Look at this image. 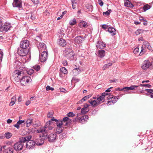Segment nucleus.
<instances>
[{"instance_id":"obj_29","label":"nucleus","mask_w":153,"mask_h":153,"mask_svg":"<svg viewBox=\"0 0 153 153\" xmlns=\"http://www.w3.org/2000/svg\"><path fill=\"white\" fill-rule=\"evenodd\" d=\"M44 140L41 139H38L36 140L35 143V145H41L44 143Z\"/></svg>"},{"instance_id":"obj_37","label":"nucleus","mask_w":153,"mask_h":153,"mask_svg":"<svg viewBox=\"0 0 153 153\" xmlns=\"http://www.w3.org/2000/svg\"><path fill=\"white\" fill-rule=\"evenodd\" d=\"M112 65V63H109L105 64L103 67L102 68L103 70H105L108 68L109 66H111Z\"/></svg>"},{"instance_id":"obj_59","label":"nucleus","mask_w":153,"mask_h":153,"mask_svg":"<svg viewBox=\"0 0 153 153\" xmlns=\"http://www.w3.org/2000/svg\"><path fill=\"white\" fill-rule=\"evenodd\" d=\"M71 2L73 4H77V0H71Z\"/></svg>"},{"instance_id":"obj_10","label":"nucleus","mask_w":153,"mask_h":153,"mask_svg":"<svg viewBox=\"0 0 153 153\" xmlns=\"http://www.w3.org/2000/svg\"><path fill=\"white\" fill-rule=\"evenodd\" d=\"M109 94H108L104 92L102 93L101 95L100 96L97 98V100L99 104H100L102 102H103L104 101V98L105 96Z\"/></svg>"},{"instance_id":"obj_30","label":"nucleus","mask_w":153,"mask_h":153,"mask_svg":"<svg viewBox=\"0 0 153 153\" xmlns=\"http://www.w3.org/2000/svg\"><path fill=\"white\" fill-rule=\"evenodd\" d=\"M16 99V98L15 96H14L12 98V100L9 104L10 106H12L15 103Z\"/></svg>"},{"instance_id":"obj_6","label":"nucleus","mask_w":153,"mask_h":153,"mask_svg":"<svg viewBox=\"0 0 153 153\" xmlns=\"http://www.w3.org/2000/svg\"><path fill=\"white\" fill-rule=\"evenodd\" d=\"M48 57V51H43L42 53L39 56V61L41 62H45L47 59Z\"/></svg>"},{"instance_id":"obj_51","label":"nucleus","mask_w":153,"mask_h":153,"mask_svg":"<svg viewBox=\"0 0 153 153\" xmlns=\"http://www.w3.org/2000/svg\"><path fill=\"white\" fill-rule=\"evenodd\" d=\"M139 48L137 47L134 49L133 52L134 53L136 54V53H137L139 52Z\"/></svg>"},{"instance_id":"obj_1","label":"nucleus","mask_w":153,"mask_h":153,"mask_svg":"<svg viewBox=\"0 0 153 153\" xmlns=\"http://www.w3.org/2000/svg\"><path fill=\"white\" fill-rule=\"evenodd\" d=\"M36 132L38 133H42L40 135V137L42 139H48L50 142H55L57 139V135L55 133H51L49 135H48L47 131L45 128H40L37 130Z\"/></svg>"},{"instance_id":"obj_18","label":"nucleus","mask_w":153,"mask_h":153,"mask_svg":"<svg viewBox=\"0 0 153 153\" xmlns=\"http://www.w3.org/2000/svg\"><path fill=\"white\" fill-rule=\"evenodd\" d=\"M39 51L42 52L43 51H47L46 49V46L43 43H40L39 44Z\"/></svg>"},{"instance_id":"obj_46","label":"nucleus","mask_w":153,"mask_h":153,"mask_svg":"<svg viewBox=\"0 0 153 153\" xmlns=\"http://www.w3.org/2000/svg\"><path fill=\"white\" fill-rule=\"evenodd\" d=\"M33 67V68L37 71H39L40 69V67L39 65H35Z\"/></svg>"},{"instance_id":"obj_61","label":"nucleus","mask_w":153,"mask_h":153,"mask_svg":"<svg viewBox=\"0 0 153 153\" xmlns=\"http://www.w3.org/2000/svg\"><path fill=\"white\" fill-rule=\"evenodd\" d=\"M60 91H61V92H65L66 91V90L65 89H64L63 88H60Z\"/></svg>"},{"instance_id":"obj_58","label":"nucleus","mask_w":153,"mask_h":153,"mask_svg":"<svg viewBox=\"0 0 153 153\" xmlns=\"http://www.w3.org/2000/svg\"><path fill=\"white\" fill-rule=\"evenodd\" d=\"M35 4H37L39 3V0H31Z\"/></svg>"},{"instance_id":"obj_57","label":"nucleus","mask_w":153,"mask_h":153,"mask_svg":"<svg viewBox=\"0 0 153 153\" xmlns=\"http://www.w3.org/2000/svg\"><path fill=\"white\" fill-rule=\"evenodd\" d=\"M98 1L100 6H102L103 5V2L101 0H98Z\"/></svg>"},{"instance_id":"obj_60","label":"nucleus","mask_w":153,"mask_h":153,"mask_svg":"<svg viewBox=\"0 0 153 153\" xmlns=\"http://www.w3.org/2000/svg\"><path fill=\"white\" fill-rule=\"evenodd\" d=\"M13 126L17 128L18 129H19L20 127L19 124H18L17 122V123L16 124L14 125Z\"/></svg>"},{"instance_id":"obj_53","label":"nucleus","mask_w":153,"mask_h":153,"mask_svg":"<svg viewBox=\"0 0 153 153\" xmlns=\"http://www.w3.org/2000/svg\"><path fill=\"white\" fill-rule=\"evenodd\" d=\"M53 113L52 112H49L47 114V117H48L50 118L52 117V116H53Z\"/></svg>"},{"instance_id":"obj_49","label":"nucleus","mask_w":153,"mask_h":153,"mask_svg":"<svg viewBox=\"0 0 153 153\" xmlns=\"http://www.w3.org/2000/svg\"><path fill=\"white\" fill-rule=\"evenodd\" d=\"M91 95H88L82 98L84 100V101H85L86 100H87L89 98H90L91 97Z\"/></svg>"},{"instance_id":"obj_47","label":"nucleus","mask_w":153,"mask_h":153,"mask_svg":"<svg viewBox=\"0 0 153 153\" xmlns=\"http://www.w3.org/2000/svg\"><path fill=\"white\" fill-rule=\"evenodd\" d=\"M67 116L68 117H73L75 116V114L72 112H70L67 114Z\"/></svg>"},{"instance_id":"obj_9","label":"nucleus","mask_w":153,"mask_h":153,"mask_svg":"<svg viewBox=\"0 0 153 153\" xmlns=\"http://www.w3.org/2000/svg\"><path fill=\"white\" fill-rule=\"evenodd\" d=\"M30 140L27 141V142L26 144V148L29 149H33L35 145V142L33 140Z\"/></svg>"},{"instance_id":"obj_52","label":"nucleus","mask_w":153,"mask_h":153,"mask_svg":"<svg viewBox=\"0 0 153 153\" xmlns=\"http://www.w3.org/2000/svg\"><path fill=\"white\" fill-rule=\"evenodd\" d=\"M79 79L75 77H73L72 79V81L73 82H78L79 81Z\"/></svg>"},{"instance_id":"obj_56","label":"nucleus","mask_w":153,"mask_h":153,"mask_svg":"<svg viewBox=\"0 0 153 153\" xmlns=\"http://www.w3.org/2000/svg\"><path fill=\"white\" fill-rule=\"evenodd\" d=\"M145 91L148 93H150L151 94L152 93L153 89H146Z\"/></svg>"},{"instance_id":"obj_3","label":"nucleus","mask_w":153,"mask_h":153,"mask_svg":"<svg viewBox=\"0 0 153 153\" xmlns=\"http://www.w3.org/2000/svg\"><path fill=\"white\" fill-rule=\"evenodd\" d=\"M52 121H55L56 124L57 126V129H56L57 132H58L59 134L61 133L63 129V127H62V125L63 124L62 121V120H58L56 119H55L53 117L51 119Z\"/></svg>"},{"instance_id":"obj_40","label":"nucleus","mask_w":153,"mask_h":153,"mask_svg":"<svg viewBox=\"0 0 153 153\" xmlns=\"http://www.w3.org/2000/svg\"><path fill=\"white\" fill-rule=\"evenodd\" d=\"M61 71L64 74L67 73V71L65 67H62L60 69Z\"/></svg>"},{"instance_id":"obj_55","label":"nucleus","mask_w":153,"mask_h":153,"mask_svg":"<svg viewBox=\"0 0 153 153\" xmlns=\"http://www.w3.org/2000/svg\"><path fill=\"white\" fill-rule=\"evenodd\" d=\"M62 63L64 66H66L68 65L67 62L66 60H64L62 62Z\"/></svg>"},{"instance_id":"obj_31","label":"nucleus","mask_w":153,"mask_h":153,"mask_svg":"<svg viewBox=\"0 0 153 153\" xmlns=\"http://www.w3.org/2000/svg\"><path fill=\"white\" fill-rule=\"evenodd\" d=\"M70 120L69 118L67 117H65L63 118V119L62 121V123H65V126H67L68 125V121L69 120Z\"/></svg>"},{"instance_id":"obj_25","label":"nucleus","mask_w":153,"mask_h":153,"mask_svg":"<svg viewBox=\"0 0 153 153\" xmlns=\"http://www.w3.org/2000/svg\"><path fill=\"white\" fill-rule=\"evenodd\" d=\"M105 52L104 50H100L98 51V56L100 58H102L105 56Z\"/></svg>"},{"instance_id":"obj_63","label":"nucleus","mask_w":153,"mask_h":153,"mask_svg":"<svg viewBox=\"0 0 153 153\" xmlns=\"http://www.w3.org/2000/svg\"><path fill=\"white\" fill-rule=\"evenodd\" d=\"M144 87H147L148 88L152 87V86L150 85L149 84H144Z\"/></svg>"},{"instance_id":"obj_27","label":"nucleus","mask_w":153,"mask_h":153,"mask_svg":"<svg viewBox=\"0 0 153 153\" xmlns=\"http://www.w3.org/2000/svg\"><path fill=\"white\" fill-rule=\"evenodd\" d=\"M73 72L74 75L76 76L81 72V70L79 68H75L73 70Z\"/></svg>"},{"instance_id":"obj_62","label":"nucleus","mask_w":153,"mask_h":153,"mask_svg":"<svg viewBox=\"0 0 153 153\" xmlns=\"http://www.w3.org/2000/svg\"><path fill=\"white\" fill-rule=\"evenodd\" d=\"M84 101H84V100H83V98H82L79 101H78V102H77V104H81Z\"/></svg>"},{"instance_id":"obj_33","label":"nucleus","mask_w":153,"mask_h":153,"mask_svg":"<svg viewBox=\"0 0 153 153\" xmlns=\"http://www.w3.org/2000/svg\"><path fill=\"white\" fill-rule=\"evenodd\" d=\"M69 24L71 25H74L76 23V20L75 18H74L72 19L71 20L69 21Z\"/></svg>"},{"instance_id":"obj_15","label":"nucleus","mask_w":153,"mask_h":153,"mask_svg":"<svg viewBox=\"0 0 153 153\" xmlns=\"http://www.w3.org/2000/svg\"><path fill=\"white\" fill-rule=\"evenodd\" d=\"M96 46L97 49H103L106 47V45L102 42L99 41H97Z\"/></svg>"},{"instance_id":"obj_14","label":"nucleus","mask_w":153,"mask_h":153,"mask_svg":"<svg viewBox=\"0 0 153 153\" xmlns=\"http://www.w3.org/2000/svg\"><path fill=\"white\" fill-rule=\"evenodd\" d=\"M81 115V113H78L77 114L76 118L75 119L74 121V120L77 121L79 120V122L83 123L85 121H86L85 118V117H84V116H82L81 117H79V116Z\"/></svg>"},{"instance_id":"obj_12","label":"nucleus","mask_w":153,"mask_h":153,"mask_svg":"<svg viewBox=\"0 0 153 153\" xmlns=\"http://www.w3.org/2000/svg\"><path fill=\"white\" fill-rule=\"evenodd\" d=\"M152 65L149 61L148 60H146L144 61L142 66V68L144 70H146L149 68V67Z\"/></svg>"},{"instance_id":"obj_35","label":"nucleus","mask_w":153,"mask_h":153,"mask_svg":"<svg viewBox=\"0 0 153 153\" xmlns=\"http://www.w3.org/2000/svg\"><path fill=\"white\" fill-rule=\"evenodd\" d=\"M16 7H18L19 8V10H21L22 9V2L21 1H20V4H19V2H17L16 4Z\"/></svg>"},{"instance_id":"obj_26","label":"nucleus","mask_w":153,"mask_h":153,"mask_svg":"<svg viewBox=\"0 0 153 153\" xmlns=\"http://www.w3.org/2000/svg\"><path fill=\"white\" fill-rule=\"evenodd\" d=\"M138 86L137 85H131L129 87H125L124 88L125 90H133L135 89V88H137Z\"/></svg>"},{"instance_id":"obj_50","label":"nucleus","mask_w":153,"mask_h":153,"mask_svg":"<svg viewBox=\"0 0 153 153\" xmlns=\"http://www.w3.org/2000/svg\"><path fill=\"white\" fill-rule=\"evenodd\" d=\"M34 72V71L33 70L31 69L28 71L27 73L28 75H31Z\"/></svg>"},{"instance_id":"obj_13","label":"nucleus","mask_w":153,"mask_h":153,"mask_svg":"<svg viewBox=\"0 0 153 153\" xmlns=\"http://www.w3.org/2000/svg\"><path fill=\"white\" fill-rule=\"evenodd\" d=\"M83 41V38L82 36H78L76 37L74 39L75 44L76 45H79Z\"/></svg>"},{"instance_id":"obj_41","label":"nucleus","mask_w":153,"mask_h":153,"mask_svg":"<svg viewBox=\"0 0 153 153\" xmlns=\"http://www.w3.org/2000/svg\"><path fill=\"white\" fill-rule=\"evenodd\" d=\"M144 31V30L141 29H138L136 31L135 33L137 35L142 33H143Z\"/></svg>"},{"instance_id":"obj_24","label":"nucleus","mask_w":153,"mask_h":153,"mask_svg":"<svg viewBox=\"0 0 153 153\" xmlns=\"http://www.w3.org/2000/svg\"><path fill=\"white\" fill-rule=\"evenodd\" d=\"M124 5L125 6L133 7L134 6L129 0H126L124 3Z\"/></svg>"},{"instance_id":"obj_19","label":"nucleus","mask_w":153,"mask_h":153,"mask_svg":"<svg viewBox=\"0 0 153 153\" xmlns=\"http://www.w3.org/2000/svg\"><path fill=\"white\" fill-rule=\"evenodd\" d=\"M88 102L91 104V105L93 107L99 105L97 101L93 100L92 99H90V100H88Z\"/></svg>"},{"instance_id":"obj_8","label":"nucleus","mask_w":153,"mask_h":153,"mask_svg":"<svg viewBox=\"0 0 153 153\" xmlns=\"http://www.w3.org/2000/svg\"><path fill=\"white\" fill-rule=\"evenodd\" d=\"M11 27L10 24L6 22L4 25L1 24L0 26V30L1 31H7L10 29Z\"/></svg>"},{"instance_id":"obj_36","label":"nucleus","mask_w":153,"mask_h":153,"mask_svg":"<svg viewBox=\"0 0 153 153\" xmlns=\"http://www.w3.org/2000/svg\"><path fill=\"white\" fill-rule=\"evenodd\" d=\"M143 9L144 11H146L148 10L150 8V6L148 4H146L143 7Z\"/></svg>"},{"instance_id":"obj_43","label":"nucleus","mask_w":153,"mask_h":153,"mask_svg":"<svg viewBox=\"0 0 153 153\" xmlns=\"http://www.w3.org/2000/svg\"><path fill=\"white\" fill-rule=\"evenodd\" d=\"M144 45L145 46V47H147V48L150 50L151 48V46L149 45V43L148 42H146L144 43Z\"/></svg>"},{"instance_id":"obj_38","label":"nucleus","mask_w":153,"mask_h":153,"mask_svg":"<svg viewBox=\"0 0 153 153\" xmlns=\"http://www.w3.org/2000/svg\"><path fill=\"white\" fill-rule=\"evenodd\" d=\"M88 111L87 110V108L86 109L85 108H82L81 110V112L80 113H81V114H86Z\"/></svg>"},{"instance_id":"obj_39","label":"nucleus","mask_w":153,"mask_h":153,"mask_svg":"<svg viewBox=\"0 0 153 153\" xmlns=\"http://www.w3.org/2000/svg\"><path fill=\"white\" fill-rule=\"evenodd\" d=\"M65 52L66 54H70L72 53H74L71 49L68 48L66 49Z\"/></svg>"},{"instance_id":"obj_5","label":"nucleus","mask_w":153,"mask_h":153,"mask_svg":"<svg viewBox=\"0 0 153 153\" xmlns=\"http://www.w3.org/2000/svg\"><path fill=\"white\" fill-rule=\"evenodd\" d=\"M32 81L31 78L28 76H24L20 80V83L22 85L24 86L26 84Z\"/></svg>"},{"instance_id":"obj_21","label":"nucleus","mask_w":153,"mask_h":153,"mask_svg":"<svg viewBox=\"0 0 153 153\" xmlns=\"http://www.w3.org/2000/svg\"><path fill=\"white\" fill-rule=\"evenodd\" d=\"M58 42L59 44L62 47L65 46L66 45V41L62 38L60 39Z\"/></svg>"},{"instance_id":"obj_16","label":"nucleus","mask_w":153,"mask_h":153,"mask_svg":"<svg viewBox=\"0 0 153 153\" xmlns=\"http://www.w3.org/2000/svg\"><path fill=\"white\" fill-rule=\"evenodd\" d=\"M108 100L111 99V100L108 101L107 103V104L108 105H111L112 104H114L117 102V100H115L114 98L113 99V96L112 95H110L107 97Z\"/></svg>"},{"instance_id":"obj_64","label":"nucleus","mask_w":153,"mask_h":153,"mask_svg":"<svg viewBox=\"0 0 153 153\" xmlns=\"http://www.w3.org/2000/svg\"><path fill=\"white\" fill-rule=\"evenodd\" d=\"M108 27V26L106 25H102V27L104 29H106Z\"/></svg>"},{"instance_id":"obj_54","label":"nucleus","mask_w":153,"mask_h":153,"mask_svg":"<svg viewBox=\"0 0 153 153\" xmlns=\"http://www.w3.org/2000/svg\"><path fill=\"white\" fill-rule=\"evenodd\" d=\"M35 40L37 42H40L42 40V39L40 36H37Z\"/></svg>"},{"instance_id":"obj_22","label":"nucleus","mask_w":153,"mask_h":153,"mask_svg":"<svg viewBox=\"0 0 153 153\" xmlns=\"http://www.w3.org/2000/svg\"><path fill=\"white\" fill-rule=\"evenodd\" d=\"M79 26L81 28H86L88 26V23L85 21H82L79 23Z\"/></svg>"},{"instance_id":"obj_20","label":"nucleus","mask_w":153,"mask_h":153,"mask_svg":"<svg viewBox=\"0 0 153 153\" xmlns=\"http://www.w3.org/2000/svg\"><path fill=\"white\" fill-rule=\"evenodd\" d=\"M108 31L111 34L112 36H114L116 34L115 29L112 27H110L108 28Z\"/></svg>"},{"instance_id":"obj_23","label":"nucleus","mask_w":153,"mask_h":153,"mask_svg":"<svg viewBox=\"0 0 153 153\" xmlns=\"http://www.w3.org/2000/svg\"><path fill=\"white\" fill-rule=\"evenodd\" d=\"M74 53H72L70 54H66V57L69 59L72 60L74 59Z\"/></svg>"},{"instance_id":"obj_48","label":"nucleus","mask_w":153,"mask_h":153,"mask_svg":"<svg viewBox=\"0 0 153 153\" xmlns=\"http://www.w3.org/2000/svg\"><path fill=\"white\" fill-rule=\"evenodd\" d=\"M17 123L19 126L22 123H25V120H19L17 122Z\"/></svg>"},{"instance_id":"obj_45","label":"nucleus","mask_w":153,"mask_h":153,"mask_svg":"<svg viewBox=\"0 0 153 153\" xmlns=\"http://www.w3.org/2000/svg\"><path fill=\"white\" fill-rule=\"evenodd\" d=\"M54 90V88L52 87H51L49 85H47L46 87V91H53Z\"/></svg>"},{"instance_id":"obj_28","label":"nucleus","mask_w":153,"mask_h":153,"mask_svg":"<svg viewBox=\"0 0 153 153\" xmlns=\"http://www.w3.org/2000/svg\"><path fill=\"white\" fill-rule=\"evenodd\" d=\"M4 152V153H13V149L12 148L8 147L5 149Z\"/></svg>"},{"instance_id":"obj_42","label":"nucleus","mask_w":153,"mask_h":153,"mask_svg":"<svg viewBox=\"0 0 153 153\" xmlns=\"http://www.w3.org/2000/svg\"><path fill=\"white\" fill-rule=\"evenodd\" d=\"M14 1L13 3V7H16V3L17 2H19V4H20L21 0H13Z\"/></svg>"},{"instance_id":"obj_32","label":"nucleus","mask_w":153,"mask_h":153,"mask_svg":"<svg viewBox=\"0 0 153 153\" xmlns=\"http://www.w3.org/2000/svg\"><path fill=\"white\" fill-rule=\"evenodd\" d=\"M33 123V120L32 119H28L27 120L26 123V126L27 127H29L30 126L31 124Z\"/></svg>"},{"instance_id":"obj_2","label":"nucleus","mask_w":153,"mask_h":153,"mask_svg":"<svg viewBox=\"0 0 153 153\" xmlns=\"http://www.w3.org/2000/svg\"><path fill=\"white\" fill-rule=\"evenodd\" d=\"M32 136L28 135L27 136L19 138V141L13 145L14 149L16 151H20L22 149L24 146V143L27 141L30 140Z\"/></svg>"},{"instance_id":"obj_44","label":"nucleus","mask_w":153,"mask_h":153,"mask_svg":"<svg viewBox=\"0 0 153 153\" xmlns=\"http://www.w3.org/2000/svg\"><path fill=\"white\" fill-rule=\"evenodd\" d=\"M111 9L109 10L106 12H103V15L105 14V15L108 16L109 15V14H110V13H111Z\"/></svg>"},{"instance_id":"obj_7","label":"nucleus","mask_w":153,"mask_h":153,"mask_svg":"<svg viewBox=\"0 0 153 153\" xmlns=\"http://www.w3.org/2000/svg\"><path fill=\"white\" fill-rule=\"evenodd\" d=\"M29 50L28 49H25L21 47L17 50L18 54L21 56H25L29 53Z\"/></svg>"},{"instance_id":"obj_11","label":"nucleus","mask_w":153,"mask_h":153,"mask_svg":"<svg viewBox=\"0 0 153 153\" xmlns=\"http://www.w3.org/2000/svg\"><path fill=\"white\" fill-rule=\"evenodd\" d=\"M30 45L29 41L27 40H22L20 44V47L25 49H27Z\"/></svg>"},{"instance_id":"obj_4","label":"nucleus","mask_w":153,"mask_h":153,"mask_svg":"<svg viewBox=\"0 0 153 153\" xmlns=\"http://www.w3.org/2000/svg\"><path fill=\"white\" fill-rule=\"evenodd\" d=\"M13 75L15 76L14 80L16 82H19L21 78L24 76V72L22 71L16 70L13 73Z\"/></svg>"},{"instance_id":"obj_34","label":"nucleus","mask_w":153,"mask_h":153,"mask_svg":"<svg viewBox=\"0 0 153 153\" xmlns=\"http://www.w3.org/2000/svg\"><path fill=\"white\" fill-rule=\"evenodd\" d=\"M4 136L6 138L9 139L12 136V134L9 132H7L5 133Z\"/></svg>"},{"instance_id":"obj_17","label":"nucleus","mask_w":153,"mask_h":153,"mask_svg":"<svg viewBox=\"0 0 153 153\" xmlns=\"http://www.w3.org/2000/svg\"><path fill=\"white\" fill-rule=\"evenodd\" d=\"M52 121L51 120V119L49 121L47 122L45 126L44 127H43L42 128H45V130L47 131V128L49 130H51L53 128V127L52 126H51L50 125L52 123Z\"/></svg>"}]
</instances>
